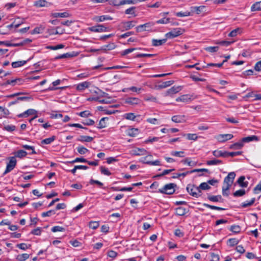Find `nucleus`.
Here are the masks:
<instances>
[{"instance_id": "nucleus-13", "label": "nucleus", "mask_w": 261, "mask_h": 261, "mask_svg": "<svg viewBox=\"0 0 261 261\" xmlns=\"http://www.w3.org/2000/svg\"><path fill=\"white\" fill-rule=\"evenodd\" d=\"M207 199L212 202H223V199L220 195L214 196L208 194L207 196Z\"/></svg>"}, {"instance_id": "nucleus-40", "label": "nucleus", "mask_w": 261, "mask_h": 261, "mask_svg": "<svg viewBox=\"0 0 261 261\" xmlns=\"http://www.w3.org/2000/svg\"><path fill=\"white\" fill-rule=\"evenodd\" d=\"M255 200V198H252L250 201H246L244 202H243L241 204V206L242 207H247L250 206L254 203Z\"/></svg>"}, {"instance_id": "nucleus-45", "label": "nucleus", "mask_w": 261, "mask_h": 261, "mask_svg": "<svg viewBox=\"0 0 261 261\" xmlns=\"http://www.w3.org/2000/svg\"><path fill=\"white\" fill-rule=\"evenodd\" d=\"M64 46H65L64 45H63L62 44H58V45H57L55 46H51V45L47 46H46V48L47 49H49L51 50H57V49L63 48L64 47Z\"/></svg>"}, {"instance_id": "nucleus-38", "label": "nucleus", "mask_w": 261, "mask_h": 261, "mask_svg": "<svg viewBox=\"0 0 261 261\" xmlns=\"http://www.w3.org/2000/svg\"><path fill=\"white\" fill-rule=\"evenodd\" d=\"M114 101V99L110 97H107L106 98L104 99H100L99 98V102L101 103H111L113 102Z\"/></svg>"}, {"instance_id": "nucleus-2", "label": "nucleus", "mask_w": 261, "mask_h": 261, "mask_svg": "<svg viewBox=\"0 0 261 261\" xmlns=\"http://www.w3.org/2000/svg\"><path fill=\"white\" fill-rule=\"evenodd\" d=\"M188 192L192 196L198 198L201 196L202 192L199 188V186L197 187L194 185H188L187 187Z\"/></svg>"}, {"instance_id": "nucleus-28", "label": "nucleus", "mask_w": 261, "mask_h": 261, "mask_svg": "<svg viewBox=\"0 0 261 261\" xmlns=\"http://www.w3.org/2000/svg\"><path fill=\"white\" fill-rule=\"evenodd\" d=\"M93 140V138L92 137L88 136H81L77 140L83 142H90Z\"/></svg>"}, {"instance_id": "nucleus-44", "label": "nucleus", "mask_w": 261, "mask_h": 261, "mask_svg": "<svg viewBox=\"0 0 261 261\" xmlns=\"http://www.w3.org/2000/svg\"><path fill=\"white\" fill-rule=\"evenodd\" d=\"M199 188L200 189V190H210L211 188V187L208 185V184L207 182H202L200 184L199 186Z\"/></svg>"}, {"instance_id": "nucleus-10", "label": "nucleus", "mask_w": 261, "mask_h": 261, "mask_svg": "<svg viewBox=\"0 0 261 261\" xmlns=\"http://www.w3.org/2000/svg\"><path fill=\"white\" fill-rule=\"evenodd\" d=\"M91 85V83L88 81H85L82 83H80L76 85L75 89L77 91L82 92L85 90L86 89L88 88Z\"/></svg>"}, {"instance_id": "nucleus-17", "label": "nucleus", "mask_w": 261, "mask_h": 261, "mask_svg": "<svg viewBox=\"0 0 261 261\" xmlns=\"http://www.w3.org/2000/svg\"><path fill=\"white\" fill-rule=\"evenodd\" d=\"M212 153H213V155L216 158H220V157L226 158L227 157V151H226L215 150L213 151Z\"/></svg>"}, {"instance_id": "nucleus-37", "label": "nucleus", "mask_w": 261, "mask_h": 261, "mask_svg": "<svg viewBox=\"0 0 261 261\" xmlns=\"http://www.w3.org/2000/svg\"><path fill=\"white\" fill-rule=\"evenodd\" d=\"M123 117L127 120L135 121L136 116H135L134 113H128L124 114Z\"/></svg>"}, {"instance_id": "nucleus-53", "label": "nucleus", "mask_w": 261, "mask_h": 261, "mask_svg": "<svg viewBox=\"0 0 261 261\" xmlns=\"http://www.w3.org/2000/svg\"><path fill=\"white\" fill-rule=\"evenodd\" d=\"M12 82H13L12 83V86H15L16 85H21L23 84V82H24L23 80L22 79L17 78L14 80H11Z\"/></svg>"}, {"instance_id": "nucleus-9", "label": "nucleus", "mask_w": 261, "mask_h": 261, "mask_svg": "<svg viewBox=\"0 0 261 261\" xmlns=\"http://www.w3.org/2000/svg\"><path fill=\"white\" fill-rule=\"evenodd\" d=\"M233 137L232 134H220L216 136V138L220 142H224L231 139Z\"/></svg>"}, {"instance_id": "nucleus-11", "label": "nucleus", "mask_w": 261, "mask_h": 261, "mask_svg": "<svg viewBox=\"0 0 261 261\" xmlns=\"http://www.w3.org/2000/svg\"><path fill=\"white\" fill-rule=\"evenodd\" d=\"M154 25L153 22H147L143 24L138 25L136 27V31L137 32H141L142 31H146V28H151Z\"/></svg>"}, {"instance_id": "nucleus-46", "label": "nucleus", "mask_w": 261, "mask_h": 261, "mask_svg": "<svg viewBox=\"0 0 261 261\" xmlns=\"http://www.w3.org/2000/svg\"><path fill=\"white\" fill-rule=\"evenodd\" d=\"M76 149L78 152L81 154H84L89 151L88 149L83 146H79L76 148Z\"/></svg>"}, {"instance_id": "nucleus-33", "label": "nucleus", "mask_w": 261, "mask_h": 261, "mask_svg": "<svg viewBox=\"0 0 261 261\" xmlns=\"http://www.w3.org/2000/svg\"><path fill=\"white\" fill-rule=\"evenodd\" d=\"M251 11H261V1L256 2L251 7Z\"/></svg>"}, {"instance_id": "nucleus-57", "label": "nucleus", "mask_w": 261, "mask_h": 261, "mask_svg": "<svg viewBox=\"0 0 261 261\" xmlns=\"http://www.w3.org/2000/svg\"><path fill=\"white\" fill-rule=\"evenodd\" d=\"M231 186L229 185H224V186L222 187V194L224 196H228V193L227 192V191L229 189L230 187Z\"/></svg>"}, {"instance_id": "nucleus-21", "label": "nucleus", "mask_w": 261, "mask_h": 261, "mask_svg": "<svg viewBox=\"0 0 261 261\" xmlns=\"http://www.w3.org/2000/svg\"><path fill=\"white\" fill-rule=\"evenodd\" d=\"M173 83H174L173 81H168L164 82L161 84L156 86V87L158 89L165 88H167V87L171 86V85H172L173 84Z\"/></svg>"}, {"instance_id": "nucleus-43", "label": "nucleus", "mask_w": 261, "mask_h": 261, "mask_svg": "<svg viewBox=\"0 0 261 261\" xmlns=\"http://www.w3.org/2000/svg\"><path fill=\"white\" fill-rule=\"evenodd\" d=\"M147 151L144 149L137 148L134 151V154L136 155H143L146 154Z\"/></svg>"}, {"instance_id": "nucleus-39", "label": "nucleus", "mask_w": 261, "mask_h": 261, "mask_svg": "<svg viewBox=\"0 0 261 261\" xmlns=\"http://www.w3.org/2000/svg\"><path fill=\"white\" fill-rule=\"evenodd\" d=\"M239 242V241L236 238H231L227 241V245L230 247H233L237 245Z\"/></svg>"}, {"instance_id": "nucleus-42", "label": "nucleus", "mask_w": 261, "mask_h": 261, "mask_svg": "<svg viewBox=\"0 0 261 261\" xmlns=\"http://www.w3.org/2000/svg\"><path fill=\"white\" fill-rule=\"evenodd\" d=\"M106 120H108V118L107 117H103L102 118L98 124V126H97V128L99 129L105 128L107 126L106 123L105 122Z\"/></svg>"}, {"instance_id": "nucleus-6", "label": "nucleus", "mask_w": 261, "mask_h": 261, "mask_svg": "<svg viewBox=\"0 0 261 261\" xmlns=\"http://www.w3.org/2000/svg\"><path fill=\"white\" fill-rule=\"evenodd\" d=\"M124 102L126 104L135 106L140 105L141 103V100L137 97H127L125 99Z\"/></svg>"}, {"instance_id": "nucleus-5", "label": "nucleus", "mask_w": 261, "mask_h": 261, "mask_svg": "<svg viewBox=\"0 0 261 261\" xmlns=\"http://www.w3.org/2000/svg\"><path fill=\"white\" fill-rule=\"evenodd\" d=\"M25 93L23 92H17L12 94L8 95L6 97L8 98H13L16 96L17 97V101H30L33 100V98L31 96H19L21 95L25 94Z\"/></svg>"}, {"instance_id": "nucleus-25", "label": "nucleus", "mask_w": 261, "mask_h": 261, "mask_svg": "<svg viewBox=\"0 0 261 261\" xmlns=\"http://www.w3.org/2000/svg\"><path fill=\"white\" fill-rule=\"evenodd\" d=\"M112 20V18L108 15H101L97 16L95 18V20L97 22H102L105 20Z\"/></svg>"}, {"instance_id": "nucleus-3", "label": "nucleus", "mask_w": 261, "mask_h": 261, "mask_svg": "<svg viewBox=\"0 0 261 261\" xmlns=\"http://www.w3.org/2000/svg\"><path fill=\"white\" fill-rule=\"evenodd\" d=\"M9 161L7 164L6 168L4 172L3 173V176L5 175L7 173L11 172L15 167L17 163L16 159L14 156H11L9 158Z\"/></svg>"}, {"instance_id": "nucleus-58", "label": "nucleus", "mask_w": 261, "mask_h": 261, "mask_svg": "<svg viewBox=\"0 0 261 261\" xmlns=\"http://www.w3.org/2000/svg\"><path fill=\"white\" fill-rule=\"evenodd\" d=\"M145 101H150L154 102H158V100L156 97L152 95L146 96L144 98Z\"/></svg>"}, {"instance_id": "nucleus-31", "label": "nucleus", "mask_w": 261, "mask_h": 261, "mask_svg": "<svg viewBox=\"0 0 261 261\" xmlns=\"http://www.w3.org/2000/svg\"><path fill=\"white\" fill-rule=\"evenodd\" d=\"M32 42V39H30L29 38H27V39H25L22 40L21 42H20L19 43H15L14 45H15V47L23 46L26 44H29L30 43H31Z\"/></svg>"}, {"instance_id": "nucleus-41", "label": "nucleus", "mask_w": 261, "mask_h": 261, "mask_svg": "<svg viewBox=\"0 0 261 261\" xmlns=\"http://www.w3.org/2000/svg\"><path fill=\"white\" fill-rule=\"evenodd\" d=\"M203 205L207 208H209L212 210H218V211H223V210H225L224 208H222V207H218V206H214V205H210V204H208L207 203H203Z\"/></svg>"}, {"instance_id": "nucleus-54", "label": "nucleus", "mask_w": 261, "mask_h": 261, "mask_svg": "<svg viewBox=\"0 0 261 261\" xmlns=\"http://www.w3.org/2000/svg\"><path fill=\"white\" fill-rule=\"evenodd\" d=\"M89 226L90 228L95 229L99 226V223L97 221H91L89 223Z\"/></svg>"}, {"instance_id": "nucleus-7", "label": "nucleus", "mask_w": 261, "mask_h": 261, "mask_svg": "<svg viewBox=\"0 0 261 261\" xmlns=\"http://www.w3.org/2000/svg\"><path fill=\"white\" fill-rule=\"evenodd\" d=\"M88 30L93 32H106L108 28L102 24H98L88 28Z\"/></svg>"}, {"instance_id": "nucleus-8", "label": "nucleus", "mask_w": 261, "mask_h": 261, "mask_svg": "<svg viewBox=\"0 0 261 261\" xmlns=\"http://www.w3.org/2000/svg\"><path fill=\"white\" fill-rule=\"evenodd\" d=\"M236 177V173L234 172H231L224 178V185L231 186L233 182V180Z\"/></svg>"}, {"instance_id": "nucleus-27", "label": "nucleus", "mask_w": 261, "mask_h": 261, "mask_svg": "<svg viewBox=\"0 0 261 261\" xmlns=\"http://www.w3.org/2000/svg\"><path fill=\"white\" fill-rule=\"evenodd\" d=\"M187 213V209L182 207H178L175 210L176 215L180 216L185 215Z\"/></svg>"}, {"instance_id": "nucleus-56", "label": "nucleus", "mask_w": 261, "mask_h": 261, "mask_svg": "<svg viewBox=\"0 0 261 261\" xmlns=\"http://www.w3.org/2000/svg\"><path fill=\"white\" fill-rule=\"evenodd\" d=\"M184 152L180 151H172L171 152V154L173 156H178L180 158H182L184 156Z\"/></svg>"}, {"instance_id": "nucleus-20", "label": "nucleus", "mask_w": 261, "mask_h": 261, "mask_svg": "<svg viewBox=\"0 0 261 261\" xmlns=\"http://www.w3.org/2000/svg\"><path fill=\"white\" fill-rule=\"evenodd\" d=\"M180 90L181 87L180 86H173L167 91V94L171 95L178 93L179 91H180Z\"/></svg>"}, {"instance_id": "nucleus-50", "label": "nucleus", "mask_w": 261, "mask_h": 261, "mask_svg": "<svg viewBox=\"0 0 261 261\" xmlns=\"http://www.w3.org/2000/svg\"><path fill=\"white\" fill-rule=\"evenodd\" d=\"M175 15L177 17H185V16H189L191 15V13L189 11H186L184 12H177L175 14Z\"/></svg>"}, {"instance_id": "nucleus-19", "label": "nucleus", "mask_w": 261, "mask_h": 261, "mask_svg": "<svg viewBox=\"0 0 261 261\" xmlns=\"http://www.w3.org/2000/svg\"><path fill=\"white\" fill-rule=\"evenodd\" d=\"M244 145V143L242 140L240 142H238L230 145L229 146V148L231 149L238 150L241 149Z\"/></svg>"}, {"instance_id": "nucleus-23", "label": "nucleus", "mask_w": 261, "mask_h": 261, "mask_svg": "<svg viewBox=\"0 0 261 261\" xmlns=\"http://www.w3.org/2000/svg\"><path fill=\"white\" fill-rule=\"evenodd\" d=\"M242 140V142L244 143V142H249L252 141H259V139L257 136L252 135V136H248L247 137L243 138Z\"/></svg>"}, {"instance_id": "nucleus-12", "label": "nucleus", "mask_w": 261, "mask_h": 261, "mask_svg": "<svg viewBox=\"0 0 261 261\" xmlns=\"http://www.w3.org/2000/svg\"><path fill=\"white\" fill-rule=\"evenodd\" d=\"M135 22L133 21H128L122 22L121 23V27L123 29V30H128L135 26Z\"/></svg>"}, {"instance_id": "nucleus-24", "label": "nucleus", "mask_w": 261, "mask_h": 261, "mask_svg": "<svg viewBox=\"0 0 261 261\" xmlns=\"http://www.w3.org/2000/svg\"><path fill=\"white\" fill-rule=\"evenodd\" d=\"M245 177L244 176H240L237 180L238 184L243 188H246L247 187L248 182V181H244Z\"/></svg>"}, {"instance_id": "nucleus-49", "label": "nucleus", "mask_w": 261, "mask_h": 261, "mask_svg": "<svg viewBox=\"0 0 261 261\" xmlns=\"http://www.w3.org/2000/svg\"><path fill=\"white\" fill-rule=\"evenodd\" d=\"M241 33V29L240 28H237L233 30H232V31H231L229 34H228V36L229 37H235L237 35V34L238 33Z\"/></svg>"}, {"instance_id": "nucleus-47", "label": "nucleus", "mask_w": 261, "mask_h": 261, "mask_svg": "<svg viewBox=\"0 0 261 261\" xmlns=\"http://www.w3.org/2000/svg\"><path fill=\"white\" fill-rule=\"evenodd\" d=\"M86 162H87V160L83 158H76L72 161L67 162V163L73 164L77 162L86 163Z\"/></svg>"}, {"instance_id": "nucleus-32", "label": "nucleus", "mask_w": 261, "mask_h": 261, "mask_svg": "<svg viewBox=\"0 0 261 261\" xmlns=\"http://www.w3.org/2000/svg\"><path fill=\"white\" fill-rule=\"evenodd\" d=\"M27 155V152L23 150H19L15 153V156L14 157L22 158L25 157Z\"/></svg>"}, {"instance_id": "nucleus-64", "label": "nucleus", "mask_w": 261, "mask_h": 261, "mask_svg": "<svg viewBox=\"0 0 261 261\" xmlns=\"http://www.w3.org/2000/svg\"><path fill=\"white\" fill-rule=\"evenodd\" d=\"M210 255L211 257V261H219V256L218 254H215L214 253H211Z\"/></svg>"}, {"instance_id": "nucleus-4", "label": "nucleus", "mask_w": 261, "mask_h": 261, "mask_svg": "<svg viewBox=\"0 0 261 261\" xmlns=\"http://www.w3.org/2000/svg\"><path fill=\"white\" fill-rule=\"evenodd\" d=\"M184 32V30L181 28H175L173 29L171 31L166 34L165 36L168 39H172L176 37Z\"/></svg>"}, {"instance_id": "nucleus-55", "label": "nucleus", "mask_w": 261, "mask_h": 261, "mask_svg": "<svg viewBox=\"0 0 261 261\" xmlns=\"http://www.w3.org/2000/svg\"><path fill=\"white\" fill-rule=\"evenodd\" d=\"M245 194V191L243 189L238 190L233 193V195L234 197H240Z\"/></svg>"}, {"instance_id": "nucleus-34", "label": "nucleus", "mask_w": 261, "mask_h": 261, "mask_svg": "<svg viewBox=\"0 0 261 261\" xmlns=\"http://www.w3.org/2000/svg\"><path fill=\"white\" fill-rule=\"evenodd\" d=\"M27 63L26 61H18L12 63V66L13 68H17L23 66Z\"/></svg>"}, {"instance_id": "nucleus-62", "label": "nucleus", "mask_w": 261, "mask_h": 261, "mask_svg": "<svg viewBox=\"0 0 261 261\" xmlns=\"http://www.w3.org/2000/svg\"><path fill=\"white\" fill-rule=\"evenodd\" d=\"M77 115L82 117H88L92 115L89 111H82L78 113Z\"/></svg>"}, {"instance_id": "nucleus-59", "label": "nucleus", "mask_w": 261, "mask_h": 261, "mask_svg": "<svg viewBox=\"0 0 261 261\" xmlns=\"http://www.w3.org/2000/svg\"><path fill=\"white\" fill-rule=\"evenodd\" d=\"M170 22V18L164 17L156 21L157 24H167Z\"/></svg>"}, {"instance_id": "nucleus-61", "label": "nucleus", "mask_w": 261, "mask_h": 261, "mask_svg": "<svg viewBox=\"0 0 261 261\" xmlns=\"http://www.w3.org/2000/svg\"><path fill=\"white\" fill-rule=\"evenodd\" d=\"M16 129V127L13 125H7L4 126V129L8 132H12L14 131Z\"/></svg>"}, {"instance_id": "nucleus-60", "label": "nucleus", "mask_w": 261, "mask_h": 261, "mask_svg": "<svg viewBox=\"0 0 261 261\" xmlns=\"http://www.w3.org/2000/svg\"><path fill=\"white\" fill-rule=\"evenodd\" d=\"M205 50L210 53H215L218 50V46H209L205 48Z\"/></svg>"}, {"instance_id": "nucleus-16", "label": "nucleus", "mask_w": 261, "mask_h": 261, "mask_svg": "<svg viewBox=\"0 0 261 261\" xmlns=\"http://www.w3.org/2000/svg\"><path fill=\"white\" fill-rule=\"evenodd\" d=\"M171 120L175 123H182L186 121L185 115H175L172 116Z\"/></svg>"}, {"instance_id": "nucleus-29", "label": "nucleus", "mask_w": 261, "mask_h": 261, "mask_svg": "<svg viewBox=\"0 0 261 261\" xmlns=\"http://www.w3.org/2000/svg\"><path fill=\"white\" fill-rule=\"evenodd\" d=\"M48 2L45 0H38L34 2V6L37 7H43L47 6Z\"/></svg>"}, {"instance_id": "nucleus-26", "label": "nucleus", "mask_w": 261, "mask_h": 261, "mask_svg": "<svg viewBox=\"0 0 261 261\" xmlns=\"http://www.w3.org/2000/svg\"><path fill=\"white\" fill-rule=\"evenodd\" d=\"M191 98L190 95H184L176 98L177 101H182L185 102H189L191 101Z\"/></svg>"}, {"instance_id": "nucleus-51", "label": "nucleus", "mask_w": 261, "mask_h": 261, "mask_svg": "<svg viewBox=\"0 0 261 261\" xmlns=\"http://www.w3.org/2000/svg\"><path fill=\"white\" fill-rule=\"evenodd\" d=\"M191 173L190 171H187L185 172H183L181 173H175L174 175L172 176L173 178H177L180 176L185 177L187 175Z\"/></svg>"}, {"instance_id": "nucleus-48", "label": "nucleus", "mask_w": 261, "mask_h": 261, "mask_svg": "<svg viewBox=\"0 0 261 261\" xmlns=\"http://www.w3.org/2000/svg\"><path fill=\"white\" fill-rule=\"evenodd\" d=\"M100 172L102 174L105 175L110 176L111 175V173L109 171L108 169L106 168L104 166H101L100 167Z\"/></svg>"}, {"instance_id": "nucleus-35", "label": "nucleus", "mask_w": 261, "mask_h": 261, "mask_svg": "<svg viewBox=\"0 0 261 261\" xmlns=\"http://www.w3.org/2000/svg\"><path fill=\"white\" fill-rule=\"evenodd\" d=\"M56 137L55 136H53L52 137L48 138H46L41 141V143L42 144H49L54 141L56 139Z\"/></svg>"}, {"instance_id": "nucleus-22", "label": "nucleus", "mask_w": 261, "mask_h": 261, "mask_svg": "<svg viewBox=\"0 0 261 261\" xmlns=\"http://www.w3.org/2000/svg\"><path fill=\"white\" fill-rule=\"evenodd\" d=\"M127 135L130 137H135L139 134V129L138 128H132L126 130Z\"/></svg>"}, {"instance_id": "nucleus-30", "label": "nucleus", "mask_w": 261, "mask_h": 261, "mask_svg": "<svg viewBox=\"0 0 261 261\" xmlns=\"http://www.w3.org/2000/svg\"><path fill=\"white\" fill-rule=\"evenodd\" d=\"M30 257V255L28 253H22L18 254L16 257V259L18 261H25Z\"/></svg>"}, {"instance_id": "nucleus-1", "label": "nucleus", "mask_w": 261, "mask_h": 261, "mask_svg": "<svg viewBox=\"0 0 261 261\" xmlns=\"http://www.w3.org/2000/svg\"><path fill=\"white\" fill-rule=\"evenodd\" d=\"M176 185L174 183H170L165 185L162 189H160L159 192L162 194L171 195L175 192V188Z\"/></svg>"}, {"instance_id": "nucleus-14", "label": "nucleus", "mask_w": 261, "mask_h": 261, "mask_svg": "<svg viewBox=\"0 0 261 261\" xmlns=\"http://www.w3.org/2000/svg\"><path fill=\"white\" fill-rule=\"evenodd\" d=\"M76 56V54H75L74 52L67 53L66 54H64L56 56L55 58V60H58V59H65V58H71L73 57H75Z\"/></svg>"}, {"instance_id": "nucleus-52", "label": "nucleus", "mask_w": 261, "mask_h": 261, "mask_svg": "<svg viewBox=\"0 0 261 261\" xmlns=\"http://www.w3.org/2000/svg\"><path fill=\"white\" fill-rule=\"evenodd\" d=\"M16 247L21 250H25L31 247V245H28L25 243H21L16 245Z\"/></svg>"}, {"instance_id": "nucleus-18", "label": "nucleus", "mask_w": 261, "mask_h": 261, "mask_svg": "<svg viewBox=\"0 0 261 261\" xmlns=\"http://www.w3.org/2000/svg\"><path fill=\"white\" fill-rule=\"evenodd\" d=\"M70 16V15L67 12H63V13H51V16L54 18H57V17H62V18H65V17H68Z\"/></svg>"}, {"instance_id": "nucleus-15", "label": "nucleus", "mask_w": 261, "mask_h": 261, "mask_svg": "<svg viewBox=\"0 0 261 261\" xmlns=\"http://www.w3.org/2000/svg\"><path fill=\"white\" fill-rule=\"evenodd\" d=\"M167 40V38H164L162 39H153L152 40V45L153 46H159L164 44Z\"/></svg>"}, {"instance_id": "nucleus-36", "label": "nucleus", "mask_w": 261, "mask_h": 261, "mask_svg": "<svg viewBox=\"0 0 261 261\" xmlns=\"http://www.w3.org/2000/svg\"><path fill=\"white\" fill-rule=\"evenodd\" d=\"M229 229L234 233H239L241 231V227L238 225H231Z\"/></svg>"}, {"instance_id": "nucleus-63", "label": "nucleus", "mask_w": 261, "mask_h": 261, "mask_svg": "<svg viewBox=\"0 0 261 261\" xmlns=\"http://www.w3.org/2000/svg\"><path fill=\"white\" fill-rule=\"evenodd\" d=\"M65 229L64 227H62L60 226H55L52 227L51 231L54 232H58V231H64Z\"/></svg>"}]
</instances>
